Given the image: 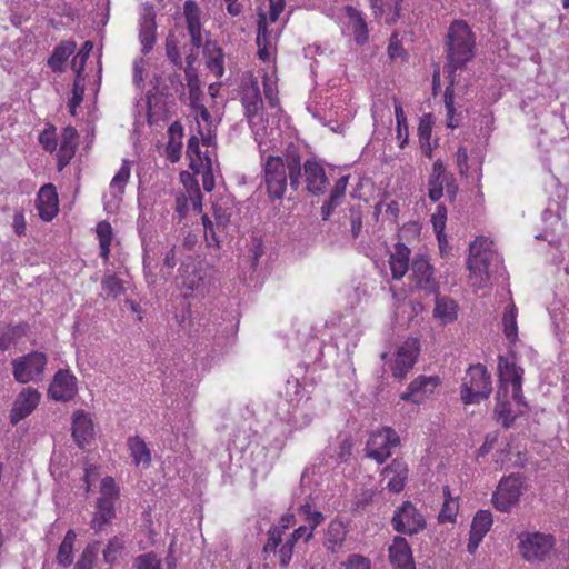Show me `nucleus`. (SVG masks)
<instances>
[{
	"label": "nucleus",
	"mask_w": 569,
	"mask_h": 569,
	"mask_svg": "<svg viewBox=\"0 0 569 569\" xmlns=\"http://www.w3.org/2000/svg\"><path fill=\"white\" fill-rule=\"evenodd\" d=\"M277 142L267 143V150L263 151L258 146L263 181L267 193L270 199H282L288 187V181L292 189H298L301 176V161L298 153H282V131L277 137Z\"/></svg>",
	"instance_id": "1"
},
{
	"label": "nucleus",
	"mask_w": 569,
	"mask_h": 569,
	"mask_svg": "<svg viewBox=\"0 0 569 569\" xmlns=\"http://www.w3.org/2000/svg\"><path fill=\"white\" fill-rule=\"evenodd\" d=\"M498 371L500 386L497 391L495 412L498 421L505 427H510L516 415L521 413L522 408L527 407L522 396L523 369L509 358L500 357Z\"/></svg>",
	"instance_id": "2"
},
{
	"label": "nucleus",
	"mask_w": 569,
	"mask_h": 569,
	"mask_svg": "<svg viewBox=\"0 0 569 569\" xmlns=\"http://www.w3.org/2000/svg\"><path fill=\"white\" fill-rule=\"evenodd\" d=\"M241 101L254 141L266 151L267 143L277 142V137L281 132L280 120L276 116L264 118L260 112L263 103L257 80L243 83Z\"/></svg>",
	"instance_id": "3"
},
{
	"label": "nucleus",
	"mask_w": 569,
	"mask_h": 569,
	"mask_svg": "<svg viewBox=\"0 0 569 569\" xmlns=\"http://www.w3.org/2000/svg\"><path fill=\"white\" fill-rule=\"evenodd\" d=\"M501 264V257L493 249V242L489 238L477 237L469 247L467 261L470 284L475 289L486 288Z\"/></svg>",
	"instance_id": "4"
},
{
	"label": "nucleus",
	"mask_w": 569,
	"mask_h": 569,
	"mask_svg": "<svg viewBox=\"0 0 569 569\" xmlns=\"http://www.w3.org/2000/svg\"><path fill=\"white\" fill-rule=\"evenodd\" d=\"M475 38L469 26L461 20L453 21L448 31L447 52L449 63L460 68L473 56Z\"/></svg>",
	"instance_id": "5"
},
{
	"label": "nucleus",
	"mask_w": 569,
	"mask_h": 569,
	"mask_svg": "<svg viewBox=\"0 0 569 569\" xmlns=\"http://www.w3.org/2000/svg\"><path fill=\"white\" fill-rule=\"evenodd\" d=\"M491 393V379L482 365L470 366L462 382L461 399L465 403H477Z\"/></svg>",
	"instance_id": "6"
},
{
	"label": "nucleus",
	"mask_w": 569,
	"mask_h": 569,
	"mask_svg": "<svg viewBox=\"0 0 569 569\" xmlns=\"http://www.w3.org/2000/svg\"><path fill=\"white\" fill-rule=\"evenodd\" d=\"M283 8L284 0H269L268 13L260 14L256 41L258 56L262 61H269L276 48L277 36L268 31V22H276Z\"/></svg>",
	"instance_id": "7"
},
{
	"label": "nucleus",
	"mask_w": 569,
	"mask_h": 569,
	"mask_svg": "<svg viewBox=\"0 0 569 569\" xmlns=\"http://www.w3.org/2000/svg\"><path fill=\"white\" fill-rule=\"evenodd\" d=\"M212 270L211 264L200 257H188L178 269V286L188 291L200 290L206 286Z\"/></svg>",
	"instance_id": "8"
},
{
	"label": "nucleus",
	"mask_w": 569,
	"mask_h": 569,
	"mask_svg": "<svg viewBox=\"0 0 569 569\" xmlns=\"http://www.w3.org/2000/svg\"><path fill=\"white\" fill-rule=\"evenodd\" d=\"M555 546L551 535L541 532H522L519 535V550L525 560L541 562L550 557Z\"/></svg>",
	"instance_id": "9"
},
{
	"label": "nucleus",
	"mask_w": 569,
	"mask_h": 569,
	"mask_svg": "<svg viewBox=\"0 0 569 569\" xmlns=\"http://www.w3.org/2000/svg\"><path fill=\"white\" fill-rule=\"evenodd\" d=\"M48 358L43 352L32 351L12 360V375L19 383L39 382L44 375Z\"/></svg>",
	"instance_id": "10"
},
{
	"label": "nucleus",
	"mask_w": 569,
	"mask_h": 569,
	"mask_svg": "<svg viewBox=\"0 0 569 569\" xmlns=\"http://www.w3.org/2000/svg\"><path fill=\"white\" fill-rule=\"evenodd\" d=\"M400 443L398 433L391 427H383L373 431L366 446L368 457L382 463L387 460L392 450Z\"/></svg>",
	"instance_id": "11"
},
{
	"label": "nucleus",
	"mask_w": 569,
	"mask_h": 569,
	"mask_svg": "<svg viewBox=\"0 0 569 569\" xmlns=\"http://www.w3.org/2000/svg\"><path fill=\"white\" fill-rule=\"evenodd\" d=\"M392 527L400 533L412 536L426 527V520L410 501H406L396 509Z\"/></svg>",
	"instance_id": "12"
},
{
	"label": "nucleus",
	"mask_w": 569,
	"mask_h": 569,
	"mask_svg": "<svg viewBox=\"0 0 569 569\" xmlns=\"http://www.w3.org/2000/svg\"><path fill=\"white\" fill-rule=\"evenodd\" d=\"M419 351L420 343L417 338H408L405 340V342L398 347L391 359L390 369L392 376L397 379L405 378L416 363Z\"/></svg>",
	"instance_id": "13"
},
{
	"label": "nucleus",
	"mask_w": 569,
	"mask_h": 569,
	"mask_svg": "<svg viewBox=\"0 0 569 569\" xmlns=\"http://www.w3.org/2000/svg\"><path fill=\"white\" fill-rule=\"evenodd\" d=\"M522 483L518 477L501 479L492 496L495 508L501 512L510 511L519 501Z\"/></svg>",
	"instance_id": "14"
},
{
	"label": "nucleus",
	"mask_w": 569,
	"mask_h": 569,
	"mask_svg": "<svg viewBox=\"0 0 569 569\" xmlns=\"http://www.w3.org/2000/svg\"><path fill=\"white\" fill-rule=\"evenodd\" d=\"M212 138L210 136L202 138V144L206 150L202 151L198 137L192 136L188 141L187 157L189 159V167L192 171L202 170L213 166L214 152L209 150L211 147Z\"/></svg>",
	"instance_id": "15"
},
{
	"label": "nucleus",
	"mask_w": 569,
	"mask_h": 569,
	"mask_svg": "<svg viewBox=\"0 0 569 569\" xmlns=\"http://www.w3.org/2000/svg\"><path fill=\"white\" fill-rule=\"evenodd\" d=\"M342 32L347 36H353L358 44H363L368 40V28L362 14L353 7L343 8L340 16Z\"/></svg>",
	"instance_id": "16"
},
{
	"label": "nucleus",
	"mask_w": 569,
	"mask_h": 569,
	"mask_svg": "<svg viewBox=\"0 0 569 569\" xmlns=\"http://www.w3.org/2000/svg\"><path fill=\"white\" fill-rule=\"evenodd\" d=\"M286 397L288 403L292 407V419L299 427L307 426L311 421L309 415H303V421H298V409H308V402L310 400L309 393L305 387L301 386L297 378L289 379L286 383Z\"/></svg>",
	"instance_id": "17"
},
{
	"label": "nucleus",
	"mask_w": 569,
	"mask_h": 569,
	"mask_svg": "<svg viewBox=\"0 0 569 569\" xmlns=\"http://www.w3.org/2000/svg\"><path fill=\"white\" fill-rule=\"evenodd\" d=\"M439 383L440 380L437 376H419L410 382L407 391L401 393L400 398L420 405L435 392Z\"/></svg>",
	"instance_id": "18"
},
{
	"label": "nucleus",
	"mask_w": 569,
	"mask_h": 569,
	"mask_svg": "<svg viewBox=\"0 0 569 569\" xmlns=\"http://www.w3.org/2000/svg\"><path fill=\"white\" fill-rule=\"evenodd\" d=\"M77 392V378L68 370H59L54 375L48 390L50 398L62 402L73 399Z\"/></svg>",
	"instance_id": "19"
},
{
	"label": "nucleus",
	"mask_w": 569,
	"mask_h": 569,
	"mask_svg": "<svg viewBox=\"0 0 569 569\" xmlns=\"http://www.w3.org/2000/svg\"><path fill=\"white\" fill-rule=\"evenodd\" d=\"M41 399V395L33 388H23L17 396L11 411L10 421L12 425H17L22 419L30 416L38 407Z\"/></svg>",
	"instance_id": "20"
},
{
	"label": "nucleus",
	"mask_w": 569,
	"mask_h": 569,
	"mask_svg": "<svg viewBox=\"0 0 569 569\" xmlns=\"http://www.w3.org/2000/svg\"><path fill=\"white\" fill-rule=\"evenodd\" d=\"M156 12L152 6H144L139 19V40L142 53H149L156 43Z\"/></svg>",
	"instance_id": "21"
},
{
	"label": "nucleus",
	"mask_w": 569,
	"mask_h": 569,
	"mask_svg": "<svg viewBox=\"0 0 569 569\" xmlns=\"http://www.w3.org/2000/svg\"><path fill=\"white\" fill-rule=\"evenodd\" d=\"M37 209L44 221H51L59 211L58 193L53 184L48 183L40 188L37 196Z\"/></svg>",
	"instance_id": "22"
},
{
	"label": "nucleus",
	"mask_w": 569,
	"mask_h": 569,
	"mask_svg": "<svg viewBox=\"0 0 569 569\" xmlns=\"http://www.w3.org/2000/svg\"><path fill=\"white\" fill-rule=\"evenodd\" d=\"M389 560L395 569H416L411 548L403 537H395L389 546Z\"/></svg>",
	"instance_id": "23"
},
{
	"label": "nucleus",
	"mask_w": 569,
	"mask_h": 569,
	"mask_svg": "<svg viewBox=\"0 0 569 569\" xmlns=\"http://www.w3.org/2000/svg\"><path fill=\"white\" fill-rule=\"evenodd\" d=\"M382 477L386 487L390 491L397 493L402 491L408 478L407 463L399 459L392 460V462L382 470Z\"/></svg>",
	"instance_id": "24"
},
{
	"label": "nucleus",
	"mask_w": 569,
	"mask_h": 569,
	"mask_svg": "<svg viewBox=\"0 0 569 569\" xmlns=\"http://www.w3.org/2000/svg\"><path fill=\"white\" fill-rule=\"evenodd\" d=\"M72 437L80 448H84L93 437L92 420L90 416L82 410H78L73 413Z\"/></svg>",
	"instance_id": "25"
},
{
	"label": "nucleus",
	"mask_w": 569,
	"mask_h": 569,
	"mask_svg": "<svg viewBox=\"0 0 569 569\" xmlns=\"http://www.w3.org/2000/svg\"><path fill=\"white\" fill-rule=\"evenodd\" d=\"M303 168L309 192L313 194L325 192L328 181L323 167L316 160H307Z\"/></svg>",
	"instance_id": "26"
},
{
	"label": "nucleus",
	"mask_w": 569,
	"mask_h": 569,
	"mask_svg": "<svg viewBox=\"0 0 569 569\" xmlns=\"http://www.w3.org/2000/svg\"><path fill=\"white\" fill-rule=\"evenodd\" d=\"M183 13L187 22V28L191 37V41L194 47L199 48L202 44V32L200 22V8L191 0H188L183 4Z\"/></svg>",
	"instance_id": "27"
},
{
	"label": "nucleus",
	"mask_w": 569,
	"mask_h": 569,
	"mask_svg": "<svg viewBox=\"0 0 569 569\" xmlns=\"http://www.w3.org/2000/svg\"><path fill=\"white\" fill-rule=\"evenodd\" d=\"M545 223V231L538 234L537 239L547 240L550 244L558 243L559 237L563 233L566 224L559 213H553L551 210H546L542 216Z\"/></svg>",
	"instance_id": "28"
},
{
	"label": "nucleus",
	"mask_w": 569,
	"mask_h": 569,
	"mask_svg": "<svg viewBox=\"0 0 569 569\" xmlns=\"http://www.w3.org/2000/svg\"><path fill=\"white\" fill-rule=\"evenodd\" d=\"M77 130L72 127H67L63 129L60 138L59 149H58V166L61 170L66 167L72 157L74 156L76 147H77Z\"/></svg>",
	"instance_id": "29"
},
{
	"label": "nucleus",
	"mask_w": 569,
	"mask_h": 569,
	"mask_svg": "<svg viewBox=\"0 0 569 569\" xmlns=\"http://www.w3.org/2000/svg\"><path fill=\"white\" fill-rule=\"evenodd\" d=\"M409 248L401 242L396 243L389 258V264L395 280L401 279L407 273L409 269Z\"/></svg>",
	"instance_id": "30"
},
{
	"label": "nucleus",
	"mask_w": 569,
	"mask_h": 569,
	"mask_svg": "<svg viewBox=\"0 0 569 569\" xmlns=\"http://www.w3.org/2000/svg\"><path fill=\"white\" fill-rule=\"evenodd\" d=\"M347 536L345 525L339 520H332L326 533L325 546L331 552H337L341 549Z\"/></svg>",
	"instance_id": "31"
},
{
	"label": "nucleus",
	"mask_w": 569,
	"mask_h": 569,
	"mask_svg": "<svg viewBox=\"0 0 569 569\" xmlns=\"http://www.w3.org/2000/svg\"><path fill=\"white\" fill-rule=\"evenodd\" d=\"M130 456L136 466L147 468L151 462V452L146 442L138 436L128 439Z\"/></svg>",
	"instance_id": "32"
},
{
	"label": "nucleus",
	"mask_w": 569,
	"mask_h": 569,
	"mask_svg": "<svg viewBox=\"0 0 569 569\" xmlns=\"http://www.w3.org/2000/svg\"><path fill=\"white\" fill-rule=\"evenodd\" d=\"M458 306L457 303L446 297L437 298L433 310L435 318L441 325H448L457 319Z\"/></svg>",
	"instance_id": "33"
},
{
	"label": "nucleus",
	"mask_w": 569,
	"mask_h": 569,
	"mask_svg": "<svg viewBox=\"0 0 569 569\" xmlns=\"http://www.w3.org/2000/svg\"><path fill=\"white\" fill-rule=\"evenodd\" d=\"M114 517V507L111 500L106 498H98L97 510L91 520V527L96 530L107 525Z\"/></svg>",
	"instance_id": "34"
},
{
	"label": "nucleus",
	"mask_w": 569,
	"mask_h": 569,
	"mask_svg": "<svg viewBox=\"0 0 569 569\" xmlns=\"http://www.w3.org/2000/svg\"><path fill=\"white\" fill-rule=\"evenodd\" d=\"M74 50H76V42L62 41L54 48L51 57L49 58V60H48L49 67L53 71H62L64 62L74 52Z\"/></svg>",
	"instance_id": "35"
},
{
	"label": "nucleus",
	"mask_w": 569,
	"mask_h": 569,
	"mask_svg": "<svg viewBox=\"0 0 569 569\" xmlns=\"http://www.w3.org/2000/svg\"><path fill=\"white\" fill-rule=\"evenodd\" d=\"M446 221H447V210L443 206L439 204L436 208V211L432 213L431 222L433 226V230L436 232L439 249L441 254L446 253L447 249V239L445 234V228H446Z\"/></svg>",
	"instance_id": "36"
},
{
	"label": "nucleus",
	"mask_w": 569,
	"mask_h": 569,
	"mask_svg": "<svg viewBox=\"0 0 569 569\" xmlns=\"http://www.w3.org/2000/svg\"><path fill=\"white\" fill-rule=\"evenodd\" d=\"M207 56V66L209 70L217 77L221 78L224 73V56L222 50L213 43H208L204 48Z\"/></svg>",
	"instance_id": "37"
},
{
	"label": "nucleus",
	"mask_w": 569,
	"mask_h": 569,
	"mask_svg": "<svg viewBox=\"0 0 569 569\" xmlns=\"http://www.w3.org/2000/svg\"><path fill=\"white\" fill-rule=\"evenodd\" d=\"M411 270L418 287L426 288L430 283L432 279V268L426 258H416L412 261Z\"/></svg>",
	"instance_id": "38"
},
{
	"label": "nucleus",
	"mask_w": 569,
	"mask_h": 569,
	"mask_svg": "<svg viewBox=\"0 0 569 569\" xmlns=\"http://www.w3.org/2000/svg\"><path fill=\"white\" fill-rule=\"evenodd\" d=\"M77 539V533L74 530H68L57 555V562L67 568L71 566L73 561V551H74V542Z\"/></svg>",
	"instance_id": "39"
},
{
	"label": "nucleus",
	"mask_w": 569,
	"mask_h": 569,
	"mask_svg": "<svg viewBox=\"0 0 569 569\" xmlns=\"http://www.w3.org/2000/svg\"><path fill=\"white\" fill-rule=\"evenodd\" d=\"M376 16H386V22L392 23L399 17L402 0H371Z\"/></svg>",
	"instance_id": "40"
},
{
	"label": "nucleus",
	"mask_w": 569,
	"mask_h": 569,
	"mask_svg": "<svg viewBox=\"0 0 569 569\" xmlns=\"http://www.w3.org/2000/svg\"><path fill=\"white\" fill-rule=\"evenodd\" d=\"M97 237L99 239L100 257L107 262L110 256V246L113 240V230L109 222L101 221L96 228Z\"/></svg>",
	"instance_id": "41"
},
{
	"label": "nucleus",
	"mask_w": 569,
	"mask_h": 569,
	"mask_svg": "<svg viewBox=\"0 0 569 569\" xmlns=\"http://www.w3.org/2000/svg\"><path fill=\"white\" fill-rule=\"evenodd\" d=\"M170 139L166 148V157L171 162H177L181 157L182 128L173 124L169 129Z\"/></svg>",
	"instance_id": "42"
},
{
	"label": "nucleus",
	"mask_w": 569,
	"mask_h": 569,
	"mask_svg": "<svg viewBox=\"0 0 569 569\" xmlns=\"http://www.w3.org/2000/svg\"><path fill=\"white\" fill-rule=\"evenodd\" d=\"M130 163L123 160L120 169L110 182V193L116 200H120L124 191L126 184L130 178Z\"/></svg>",
	"instance_id": "43"
},
{
	"label": "nucleus",
	"mask_w": 569,
	"mask_h": 569,
	"mask_svg": "<svg viewBox=\"0 0 569 569\" xmlns=\"http://www.w3.org/2000/svg\"><path fill=\"white\" fill-rule=\"evenodd\" d=\"M502 327L506 338L511 342H516L518 338L517 308L513 303L506 307L502 315Z\"/></svg>",
	"instance_id": "44"
},
{
	"label": "nucleus",
	"mask_w": 569,
	"mask_h": 569,
	"mask_svg": "<svg viewBox=\"0 0 569 569\" xmlns=\"http://www.w3.org/2000/svg\"><path fill=\"white\" fill-rule=\"evenodd\" d=\"M273 458L269 456L266 447L256 446L251 452V468L253 472L266 473L272 467Z\"/></svg>",
	"instance_id": "45"
},
{
	"label": "nucleus",
	"mask_w": 569,
	"mask_h": 569,
	"mask_svg": "<svg viewBox=\"0 0 569 569\" xmlns=\"http://www.w3.org/2000/svg\"><path fill=\"white\" fill-rule=\"evenodd\" d=\"M447 187L448 193L456 194L457 187L450 181V178L430 177L428 196L432 201H438L443 196V188Z\"/></svg>",
	"instance_id": "46"
},
{
	"label": "nucleus",
	"mask_w": 569,
	"mask_h": 569,
	"mask_svg": "<svg viewBox=\"0 0 569 569\" xmlns=\"http://www.w3.org/2000/svg\"><path fill=\"white\" fill-rule=\"evenodd\" d=\"M492 515L488 510H479L471 522L470 532L483 537L488 533L492 526Z\"/></svg>",
	"instance_id": "47"
},
{
	"label": "nucleus",
	"mask_w": 569,
	"mask_h": 569,
	"mask_svg": "<svg viewBox=\"0 0 569 569\" xmlns=\"http://www.w3.org/2000/svg\"><path fill=\"white\" fill-rule=\"evenodd\" d=\"M443 495L446 497L443 506L439 512V521L440 522H453L456 520L459 503L457 499L450 497L449 489L446 487L443 489Z\"/></svg>",
	"instance_id": "48"
},
{
	"label": "nucleus",
	"mask_w": 569,
	"mask_h": 569,
	"mask_svg": "<svg viewBox=\"0 0 569 569\" xmlns=\"http://www.w3.org/2000/svg\"><path fill=\"white\" fill-rule=\"evenodd\" d=\"M395 116L397 121V138L399 140V147L403 148L405 144L407 143L409 131L407 117L405 114L401 103L397 99H395Z\"/></svg>",
	"instance_id": "49"
},
{
	"label": "nucleus",
	"mask_w": 569,
	"mask_h": 569,
	"mask_svg": "<svg viewBox=\"0 0 569 569\" xmlns=\"http://www.w3.org/2000/svg\"><path fill=\"white\" fill-rule=\"evenodd\" d=\"M124 551V540L121 537H113L109 540L103 550V559L107 563H114Z\"/></svg>",
	"instance_id": "50"
},
{
	"label": "nucleus",
	"mask_w": 569,
	"mask_h": 569,
	"mask_svg": "<svg viewBox=\"0 0 569 569\" xmlns=\"http://www.w3.org/2000/svg\"><path fill=\"white\" fill-rule=\"evenodd\" d=\"M445 107L447 111V127L455 129L460 124V116L456 113L452 86L446 88Z\"/></svg>",
	"instance_id": "51"
},
{
	"label": "nucleus",
	"mask_w": 569,
	"mask_h": 569,
	"mask_svg": "<svg viewBox=\"0 0 569 569\" xmlns=\"http://www.w3.org/2000/svg\"><path fill=\"white\" fill-rule=\"evenodd\" d=\"M99 552V542L89 543L82 551L73 569H93Z\"/></svg>",
	"instance_id": "52"
},
{
	"label": "nucleus",
	"mask_w": 569,
	"mask_h": 569,
	"mask_svg": "<svg viewBox=\"0 0 569 569\" xmlns=\"http://www.w3.org/2000/svg\"><path fill=\"white\" fill-rule=\"evenodd\" d=\"M83 94H84V78L82 77V74H77L74 82H73L72 97L69 101V109H70V113L72 116L76 114L77 108L82 102Z\"/></svg>",
	"instance_id": "53"
},
{
	"label": "nucleus",
	"mask_w": 569,
	"mask_h": 569,
	"mask_svg": "<svg viewBox=\"0 0 569 569\" xmlns=\"http://www.w3.org/2000/svg\"><path fill=\"white\" fill-rule=\"evenodd\" d=\"M92 49H93V43L91 41H86L82 44V48L80 49V51L73 57L72 62H71V68L76 72V76L82 74L86 62H87Z\"/></svg>",
	"instance_id": "54"
},
{
	"label": "nucleus",
	"mask_w": 569,
	"mask_h": 569,
	"mask_svg": "<svg viewBox=\"0 0 569 569\" xmlns=\"http://www.w3.org/2000/svg\"><path fill=\"white\" fill-rule=\"evenodd\" d=\"M102 290L108 297H118L123 293L122 281L116 276H106L101 281Z\"/></svg>",
	"instance_id": "55"
},
{
	"label": "nucleus",
	"mask_w": 569,
	"mask_h": 569,
	"mask_svg": "<svg viewBox=\"0 0 569 569\" xmlns=\"http://www.w3.org/2000/svg\"><path fill=\"white\" fill-rule=\"evenodd\" d=\"M20 337L21 331L18 327H8L0 330V350H8L17 343Z\"/></svg>",
	"instance_id": "56"
},
{
	"label": "nucleus",
	"mask_w": 569,
	"mask_h": 569,
	"mask_svg": "<svg viewBox=\"0 0 569 569\" xmlns=\"http://www.w3.org/2000/svg\"><path fill=\"white\" fill-rule=\"evenodd\" d=\"M341 569H371V561L361 555H350L341 563Z\"/></svg>",
	"instance_id": "57"
},
{
	"label": "nucleus",
	"mask_w": 569,
	"mask_h": 569,
	"mask_svg": "<svg viewBox=\"0 0 569 569\" xmlns=\"http://www.w3.org/2000/svg\"><path fill=\"white\" fill-rule=\"evenodd\" d=\"M100 493V498H106L108 500H111L112 502L118 498L119 489L111 477H104L101 480Z\"/></svg>",
	"instance_id": "58"
},
{
	"label": "nucleus",
	"mask_w": 569,
	"mask_h": 569,
	"mask_svg": "<svg viewBox=\"0 0 569 569\" xmlns=\"http://www.w3.org/2000/svg\"><path fill=\"white\" fill-rule=\"evenodd\" d=\"M134 566L137 569H161L160 560L154 553H146L137 557Z\"/></svg>",
	"instance_id": "59"
},
{
	"label": "nucleus",
	"mask_w": 569,
	"mask_h": 569,
	"mask_svg": "<svg viewBox=\"0 0 569 569\" xmlns=\"http://www.w3.org/2000/svg\"><path fill=\"white\" fill-rule=\"evenodd\" d=\"M300 513L303 516L306 520V525L310 528H312V531L316 527H318L323 521V516L319 511H311V508L309 506H302L300 508Z\"/></svg>",
	"instance_id": "60"
},
{
	"label": "nucleus",
	"mask_w": 569,
	"mask_h": 569,
	"mask_svg": "<svg viewBox=\"0 0 569 569\" xmlns=\"http://www.w3.org/2000/svg\"><path fill=\"white\" fill-rule=\"evenodd\" d=\"M282 535L283 533L281 532V528H270V530L268 531V541L263 547V551L267 553L276 552L278 546L282 541Z\"/></svg>",
	"instance_id": "61"
},
{
	"label": "nucleus",
	"mask_w": 569,
	"mask_h": 569,
	"mask_svg": "<svg viewBox=\"0 0 569 569\" xmlns=\"http://www.w3.org/2000/svg\"><path fill=\"white\" fill-rule=\"evenodd\" d=\"M348 180H349V177L348 176H342L341 178H339L335 184V188L333 190L331 191V194H330V199H331V202L333 203H341L345 194H346V189H347V186H348Z\"/></svg>",
	"instance_id": "62"
},
{
	"label": "nucleus",
	"mask_w": 569,
	"mask_h": 569,
	"mask_svg": "<svg viewBox=\"0 0 569 569\" xmlns=\"http://www.w3.org/2000/svg\"><path fill=\"white\" fill-rule=\"evenodd\" d=\"M432 131V122L430 116H423L418 126V134L421 143H429Z\"/></svg>",
	"instance_id": "63"
},
{
	"label": "nucleus",
	"mask_w": 569,
	"mask_h": 569,
	"mask_svg": "<svg viewBox=\"0 0 569 569\" xmlns=\"http://www.w3.org/2000/svg\"><path fill=\"white\" fill-rule=\"evenodd\" d=\"M39 142L44 150L52 152L57 149V137L54 129H47L41 132Z\"/></svg>",
	"instance_id": "64"
}]
</instances>
